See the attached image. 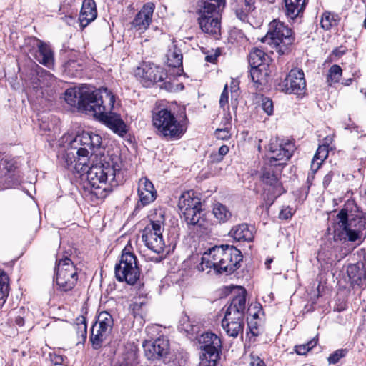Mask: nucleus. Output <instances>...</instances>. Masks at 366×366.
I'll use <instances>...</instances> for the list:
<instances>
[{
  "label": "nucleus",
  "mask_w": 366,
  "mask_h": 366,
  "mask_svg": "<svg viewBox=\"0 0 366 366\" xmlns=\"http://www.w3.org/2000/svg\"><path fill=\"white\" fill-rule=\"evenodd\" d=\"M337 218L338 222L334 231V239L335 241L355 242L359 239V232L350 228L347 211L341 210Z\"/></svg>",
  "instance_id": "nucleus-17"
},
{
  "label": "nucleus",
  "mask_w": 366,
  "mask_h": 366,
  "mask_svg": "<svg viewBox=\"0 0 366 366\" xmlns=\"http://www.w3.org/2000/svg\"><path fill=\"white\" fill-rule=\"evenodd\" d=\"M322 163L320 160L315 161V157H313L311 163V169L315 172L320 168Z\"/></svg>",
  "instance_id": "nucleus-57"
},
{
  "label": "nucleus",
  "mask_w": 366,
  "mask_h": 366,
  "mask_svg": "<svg viewBox=\"0 0 366 366\" xmlns=\"http://www.w3.org/2000/svg\"><path fill=\"white\" fill-rule=\"evenodd\" d=\"M231 8L239 20L251 24L250 18L256 9L255 0H234Z\"/></svg>",
  "instance_id": "nucleus-21"
},
{
  "label": "nucleus",
  "mask_w": 366,
  "mask_h": 366,
  "mask_svg": "<svg viewBox=\"0 0 366 366\" xmlns=\"http://www.w3.org/2000/svg\"><path fill=\"white\" fill-rule=\"evenodd\" d=\"M15 323L19 326H23L24 325V320L21 317H17L15 320Z\"/></svg>",
  "instance_id": "nucleus-61"
},
{
  "label": "nucleus",
  "mask_w": 366,
  "mask_h": 366,
  "mask_svg": "<svg viewBox=\"0 0 366 366\" xmlns=\"http://www.w3.org/2000/svg\"><path fill=\"white\" fill-rule=\"evenodd\" d=\"M137 355L135 350H131L124 355L120 366H134L137 364Z\"/></svg>",
  "instance_id": "nucleus-44"
},
{
  "label": "nucleus",
  "mask_w": 366,
  "mask_h": 366,
  "mask_svg": "<svg viewBox=\"0 0 366 366\" xmlns=\"http://www.w3.org/2000/svg\"><path fill=\"white\" fill-rule=\"evenodd\" d=\"M114 319L107 311L101 312L92 327L90 342L94 350L101 348L112 331Z\"/></svg>",
  "instance_id": "nucleus-11"
},
{
  "label": "nucleus",
  "mask_w": 366,
  "mask_h": 366,
  "mask_svg": "<svg viewBox=\"0 0 366 366\" xmlns=\"http://www.w3.org/2000/svg\"><path fill=\"white\" fill-rule=\"evenodd\" d=\"M347 273L351 285L361 286L366 278V271L362 264H355L347 267Z\"/></svg>",
  "instance_id": "nucleus-30"
},
{
  "label": "nucleus",
  "mask_w": 366,
  "mask_h": 366,
  "mask_svg": "<svg viewBox=\"0 0 366 366\" xmlns=\"http://www.w3.org/2000/svg\"><path fill=\"white\" fill-rule=\"evenodd\" d=\"M198 23L202 31L211 35H218L220 34V19H209L204 17H198Z\"/></svg>",
  "instance_id": "nucleus-34"
},
{
  "label": "nucleus",
  "mask_w": 366,
  "mask_h": 366,
  "mask_svg": "<svg viewBox=\"0 0 366 366\" xmlns=\"http://www.w3.org/2000/svg\"><path fill=\"white\" fill-rule=\"evenodd\" d=\"M284 1L285 14L291 19H295L302 13L307 4L306 0H284Z\"/></svg>",
  "instance_id": "nucleus-33"
},
{
  "label": "nucleus",
  "mask_w": 366,
  "mask_h": 366,
  "mask_svg": "<svg viewBox=\"0 0 366 366\" xmlns=\"http://www.w3.org/2000/svg\"><path fill=\"white\" fill-rule=\"evenodd\" d=\"M342 47L336 49L333 51V54H335L337 56H340L345 54V50L341 49Z\"/></svg>",
  "instance_id": "nucleus-60"
},
{
  "label": "nucleus",
  "mask_w": 366,
  "mask_h": 366,
  "mask_svg": "<svg viewBox=\"0 0 366 366\" xmlns=\"http://www.w3.org/2000/svg\"><path fill=\"white\" fill-rule=\"evenodd\" d=\"M328 147L326 145H322L319 146V147L317 149V152L314 156L315 160L317 161L320 160V162H323V161L328 156Z\"/></svg>",
  "instance_id": "nucleus-47"
},
{
  "label": "nucleus",
  "mask_w": 366,
  "mask_h": 366,
  "mask_svg": "<svg viewBox=\"0 0 366 366\" xmlns=\"http://www.w3.org/2000/svg\"><path fill=\"white\" fill-rule=\"evenodd\" d=\"M269 58L262 49H253L249 56L250 66H269Z\"/></svg>",
  "instance_id": "nucleus-35"
},
{
  "label": "nucleus",
  "mask_w": 366,
  "mask_h": 366,
  "mask_svg": "<svg viewBox=\"0 0 366 366\" xmlns=\"http://www.w3.org/2000/svg\"><path fill=\"white\" fill-rule=\"evenodd\" d=\"M268 44L274 46L280 54H285L295 41L292 29L284 22L274 19L269 24L267 34L265 36Z\"/></svg>",
  "instance_id": "nucleus-6"
},
{
  "label": "nucleus",
  "mask_w": 366,
  "mask_h": 366,
  "mask_svg": "<svg viewBox=\"0 0 366 366\" xmlns=\"http://www.w3.org/2000/svg\"><path fill=\"white\" fill-rule=\"evenodd\" d=\"M219 352H202L199 357V366H216L219 359Z\"/></svg>",
  "instance_id": "nucleus-38"
},
{
  "label": "nucleus",
  "mask_w": 366,
  "mask_h": 366,
  "mask_svg": "<svg viewBox=\"0 0 366 366\" xmlns=\"http://www.w3.org/2000/svg\"><path fill=\"white\" fill-rule=\"evenodd\" d=\"M114 103L115 96L108 89L104 92L103 98L94 109L92 115L106 124L115 134L123 137L127 132V125L119 114L112 112Z\"/></svg>",
  "instance_id": "nucleus-4"
},
{
  "label": "nucleus",
  "mask_w": 366,
  "mask_h": 366,
  "mask_svg": "<svg viewBox=\"0 0 366 366\" xmlns=\"http://www.w3.org/2000/svg\"><path fill=\"white\" fill-rule=\"evenodd\" d=\"M164 88L167 90H169L172 89L171 86H170V84L169 83H167V82H164Z\"/></svg>",
  "instance_id": "nucleus-63"
},
{
  "label": "nucleus",
  "mask_w": 366,
  "mask_h": 366,
  "mask_svg": "<svg viewBox=\"0 0 366 366\" xmlns=\"http://www.w3.org/2000/svg\"><path fill=\"white\" fill-rule=\"evenodd\" d=\"M268 66H251L250 76L257 90H262L267 82Z\"/></svg>",
  "instance_id": "nucleus-31"
},
{
  "label": "nucleus",
  "mask_w": 366,
  "mask_h": 366,
  "mask_svg": "<svg viewBox=\"0 0 366 366\" xmlns=\"http://www.w3.org/2000/svg\"><path fill=\"white\" fill-rule=\"evenodd\" d=\"M14 164L7 159H2L0 162V176L4 178L5 182H8L9 184L10 181L9 179L11 178L12 173L14 172Z\"/></svg>",
  "instance_id": "nucleus-40"
},
{
  "label": "nucleus",
  "mask_w": 366,
  "mask_h": 366,
  "mask_svg": "<svg viewBox=\"0 0 366 366\" xmlns=\"http://www.w3.org/2000/svg\"><path fill=\"white\" fill-rule=\"evenodd\" d=\"M78 280L77 269L72 261L65 257L58 262L56 267L55 281L59 289L68 292L71 290Z\"/></svg>",
  "instance_id": "nucleus-12"
},
{
  "label": "nucleus",
  "mask_w": 366,
  "mask_h": 366,
  "mask_svg": "<svg viewBox=\"0 0 366 366\" xmlns=\"http://www.w3.org/2000/svg\"><path fill=\"white\" fill-rule=\"evenodd\" d=\"M261 178L262 182L269 186L267 199V201L269 202V204H272L275 199L282 194L285 191L282 184L279 182L278 174L270 171V169L264 167L262 170Z\"/></svg>",
  "instance_id": "nucleus-19"
},
{
  "label": "nucleus",
  "mask_w": 366,
  "mask_h": 366,
  "mask_svg": "<svg viewBox=\"0 0 366 366\" xmlns=\"http://www.w3.org/2000/svg\"><path fill=\"white\" fill-rule=\"evenodd\" d=\"M58 159L66 168H70L75 163V169H79V166H81L80 169H83L84 167H89V150L85 147H72L70 142L69 147L58 155Z\"/></svg>",
  "instance_id": "nucleus-13"
},
{
  "label": "nucleus",
  "mask_w": 366,
  "mask_h": 366,
  "mask_svg": "<svg viewBox=\"0 0 366 366\" xmlns=\"http://www.w3.org/2000/svg\"><path fill=\"white\" fill-rule=\"evenodd\" d=\"M131 247L127 246L122 251L119 262L116 264L114 273L119 282L134 285L140 277V269L137 264V259L130 251Z\"/></svg>",
  "instance_id": "nucleus-7"
},
{
  "label": "nucleus",
  "mask_w": 366,
  "mask_h": 366,
  "mask_svg": "<svg viewBox=\"0 0 366 366\" xmlns=\"http://www.w3.org/2000/svg\"><path fill=\"white\" fill-rule=\"evenodd\" d=\"M87 171V187L98 198L105 197L113 188L124 182L122 164L118 157H104L100 164L92 165Z\"/></svg>",
  "instance_id": "nucleus-1"
},
{
  "label": "nucleus",
  "mask_w": 366,
  "mask_h": 366,
  "mask_svg": "<svg viewBox=\"0 0 366 366\" xmlns=\"http://www.w3.org/2000/svg\"><path fill=\"white\" fill-rule=\"evenodd\" d=\"M135 75L139 78L142 84L145 87H149L157 82H162L167 76L163 68L151 63H144L138 67L135 71Z\"/></svg>",
  "instance_id": "nucleus-15"
},
{
  "label": "nucleus",
  "mask_w": 366,
  "mask_h": 366,
  "mask_svg": "<svg viewBox=\"0 0 366 366\" xmlns=\"http://www.w3.org/2000/svg\"><path fill=\"white\" fill-rule=\"evenodd\" d=\"M97 16L96 3L94 0H84L79 14V21L82 28L93 21Z\"/></svg>",
  "instance_id": "nucleus-27"
},
{
  "label": "nucleus",
  "mask_w": 366,
  "mask_h": 366,
  "mask_svg": "<svg viewBox=\"0 0 366 366\" xmlns=\"http://www.w3.org/2000/svg\"><path fill=\"white\" fill-rule=\"evenodd\" d=\"M6 273L0 269V306H2L9 295V284Z\"/></svg>",
  "instance_id": "nucleus-37"
},
{
  "label": "nucleus",
  "mask_w": 366,
  "mask_h": 366,
  "mask_svg": "<svg viewBox=\"0 0 366 366\" xmlns=\"http://www.w3.org/2000/svg\"><path fill=\"white\" fill-rule=\"evenodd\" d=\"M277 89L285 94L303 95L306 92V81L302 69H292L285 79L277 86Z\"/></svg>",
  "instance_id": "nucleus-14"
},
{
  "label": "nucleus",
  "mask_w": 366,
  "mask_h": 366,
  "mask_svg": "<svg viewBox=\"0 0 366 366\" xmlns=\"http://www.w3.org/2000/svg\"><path fill=\"white\" fill-rule=\"evenodd\" d=\"M137 192L139 202L143 207L153 202L157 198V191L152 182L147 177L139 180Z\"/></svg>",
  "instance_id": "nucleus-24"
},
{
  "label": "nucleus",
  "mask_w": 366,
  "mask_h": 366,
  "mask_svg": "<svg viewBox=\"0 0 366 366\" xmlns=\"http://www.w3.org/2000/svg\"><path fill=\"white\" fill-rule=\"evenodd\" d=\"M178 207L188 224H198L202 218V203L193 191L184 192L179 199Z\"/></svg>",
  "instance_id": "nucleus-9"
},
{
  "label": "nucleus",
  "mask_w": 366,
  "mask_h": 366,
  "mask_svg": "<svg viewBox=\"0 0 366 366\" xmlns=\"http://www.w3.org/2000/svg\"><path fill=\"white\" fill-rule=\"evenodd\" d=\"M262 108L268 115H272L274 110L273 102L272 99L267 97L262 98Z\"/></svg>",
  "instance_id": "nucleus-48"
},
{
  "label": "nucleus",
  "mask_w": 366,
  "mask_h": 366,
  "mask_svg": "<svg viewBox=\"0 0 366 366\" xmlns=\"http://www.w3.org/2000/svg\"><path fill=\"white\" fill-rule=\"evenodd\" d=\"M217 57V55H216V54L215 55H207L205 57V60L207 62L214 63L216 61Z\"/></svg>",
  "instance_id": "nucleus-59"
},
{
  "label": "nucleus",
  "mask_w": 366,
  "mask_h": 366,
  "mask_svg": "<svg viewBox=\"0 0 366 366\" xmlns=\"http://www.w3.org/2000/svg\"><path fill=\"white\" fill-rule=\"evenodd\" d=\"M228 99H229V93H228L227 85L226 84L224 86V90L220 96V99H219L220 107L224 109V107L228 104Z\"/></svg>",
  "instance_id": "nucleus-51"
},
{
  "label": "nucleus",
  "mask_w": 366,
  "mask_h": 366,
  "mask_svg": "<svg viewBox=\"0 0 366 366\" xmlns=\"http://www.w3.org/2000/svg\"><path fill=\"white\" fill-rule=\"evenodd\" d=\"M198 14H199V17H204V11H199H199H198ZM204 16H205V17H206V18H207V19H214V18H215V19H221L220 17H219V16H214V15H213L212 14H206V13H205V14H204Z\"/></svg>",
  "instance_id": "nucleus-58"
},
{
  "label": "nucleus",
  "mask_w": 366,
  "mask_h": 366,
  "mask_svg": "<svg viewBox=\"0 0 366 366\" xmlns=\"http://www.w3.org/2000/svg\"><path fill=\"white\" fill-rule=\"evenodd\" d=\"M339 19L337 15L325 11L322 14L321 17V27L325 30H330L332 26L337 25Z\"/></svg>",
  "instance_id": "nucleus-39"
},
{
  "label": "nucleus",
  "mask_w": 366,
  "mask_h": 366,
  "mask_svg": "<svg viewBox=\"0 0 366 366\" xmlns=\"http://www.w3.org/2000/svg\"><path fill=\"white\" fill-rule=\"evenodd\" d=\"M229 152V147L227 145H222L219 147L218 152L217 154H213L212 157L214 162H221L224 157Z\"/></svg>",
  "instance_id": "nucleus-49"
},
{
  "label": "nucleus",
  "mask_w": 366,
  "mask_h": 366,
  "mask_svg": "<svg viewBox=\"0 0 366 366\" xmlns=\"http://www.w3.org/2000/svg\"><path fill=\"white\" fill-rule=\"evenodd\" d=\"M50 357H51V361L54 364V365H62L64 364V356L61 355H58V354H56V353H54V354H51L50 355Z\"/></svg>",
  "instance_id": "nucleus-53"
},
{
  "label": "nucleus",
  "mask_w": 366,
  "mask_h": 366,
  "mask_svg": "<svg viewBox=\"0 0 366 366\" xmlns=\"http://www.w3.org/2000/svg\"><path fill=\"white\" fill-rule=\"evenodd\" d=\"M347 349H339L332 353L327 358L329 364H336L340 360L346 356L347 354Z\"/></svg>",
  "instance_id": "nucleus-45"
},
{
  "label": "nucleus",
  "mask_w": 366,
  "mask_h": 366,
  "mask_svg": "<svg viewBox=\"0 0 366 366\" xmlns=\"http://www.w3.org/2000/svg\"><path fill=\"white\" fill-rule=\"evenodd\" d=\"M252 360L250 362V366H265L264 362L259 357H254L252 355Z\"/></svg>",
  "instance_id": "nucleus-55"
},
{
  "label": "nucleus",
  "mask_w": 366,
  "mask_h": 366,
  "mask_svg": "<svg viewBox=\"0 0 366 366\" xmlns=\"http://www.w3.org/2000/svg\"><path fill=\"white\" fill-rule=\"evenodd\" d=\"M229 235L237 242H252L254 239V227L247 224H241L233 227Z\"/></svg>",
  "instance_id": "nucleus-28"
},
{
  "label": "nucleus",
  "mask_w": 366,
  "mask_h": 366,
  "mask_svg": "<svg viewBox=\"0 0 366 366\" xmlns=\"http://www.w3.org/2000/svg\"><path fill=\"white\" fill-rule=\"evenodd\" d=\"M244 325V318L226 314H224V317L222 320V327L226 334L234 338L239 336L242 337Z\"/></svg>",
  "instance_id": "nucleus-23"
},
{
  "label": "nucleus",
  "mask_w": 366,
  "mask_h": 366,
  "mask_svg": "<svg viewBox=\"0 0 366 366\" xmlns=\"http://www.w3.org/2000/svg\"><path fill=\"white\" fill-rule=\"evenodd\" d=\"M213 214L219 222L223 223L228 221L232 217V213L227 207L219 202L214 204Z\"/></svg>",
  "instance_id": "nucleus-36"
},
{
  "label": "nucleus",
  "mask_w": 366,
  "mask_h": 366,
  "mask_svg": "<svg viewBox=\"0 0 366 366\" xmlns=\"http://www.w3.org/2000/svg\"><path fill=\"white\" fill-rule=\"evenodd\" d=\"M317 338L314 337L310 341L307 342L305 344H302L300 345H296L295 347V351L297 354L300 355H306L310 350H311L317 344Z\"/></svg>",
  "instance_id": "nucleus-43"
},
{
  "label": "nucleus",
  "mask_w": 366,
  "mask_h": 366,
  "mask_svg": "<svg viewBox=\"0 0 366 366\" xmlns=\"http://www.w3.org/2000/svg\"><path fill=\"white\" fill-rule=\"evenodd\" d=\"M152 124L159 135L168 139H178L187 130L185 121L178 120L174 114L167 108L152 110Z\"/></svg>",
  "instance_id": "nucleus-3"
},
{
  "label": "nucleus",
  "mask_w": 366,
  "mask_h": 366,
  "mask_svg": "<svg viewBox=\"0 0 366 366\" xmlns=\"http://www.w3.org/2000/svg\"><path fill=\"white\" fill-rule=\"evenodd\" d=\"M225 6L224 0H202L199 11H203L204 14H212L221 18V12Z\"/></svg>",
  "instance_id": "nucleus-32"
},
{
  "label": "nucleus",
  "mask_w": 366,
  "mask_h": 366,
  "mask_svg": "<svg viewBox=\"0 0 366 366\" xmlns=\"http://www.w3.org/2000/svg\"><path fill=\"white\" fill-rule=\"evenodd\" d=\"M295 149V144L290 140H281L278 142L277 139H272L268 145L269 166L281 170L292 157Z\"/></svg>",
  "instance_id": "nucleus-10"
},
{
  "label": "nucleus",
  "mask_w": 366,
  "mask_h": 366,
  "mask_svg": "<svg viewBox=\"0 0 366 366\" xmlns=\"http://www.w3.org/2000/svg\"><path fill=\"white\" fill-rule=\"evenodd\" d=\"M197 329V327L192 324L189 317L184 316L180 320L179 330L184 332L187 336L193 335Z\"/></svg>",
  "instance_id": "nucleus-41"
},
{
  "label": "nucleus",
  "mask_w": 366,
  "mask_h": 366,
  "mask_svg": "<svg viewBox=\"0 0 366 366\" xmlns=\"http://www.w3.org/2000/svg\"><path fill=\"white\" fill-rule=\"evenodd\" d=\"M76 323V330L77 333L84 339L86 338V319L84 317H81L78 318Z\"/></svg>",
  "instance_id": "nucleus-46"
},
{
  "label": "nucleus",
  "mask_w": 366,
  "mask_h": 366,
  "mask_svg": "<svg viewBox=\"0 0 366 366\" xmlns=\"http://www.w3.org/2000/svg\"><path fill=\"white\" fill-rule=\"evenodd\" d=\"M242 259L241 251L234 246H215L203 254L197 268L199 271L213 268L218 273L232 274L240 267Z\"/></svg>",
  "instance_id": "nucleus-2"
},
{
  "label": "nucleus",
  "mask_w": 366,
  "mask_h": 366,
  "mask_svg": "<svg viewBox=\"0 0 366 366\" xmlns=\"http://www.w3.org/2000/svg\"><path fill=\"white\" fill-rule=\"evenodd\" d=\"M262 310V306L259 303H255L254 305H250L247 307V313L252 316L254 318H257L259 316V312Z\"/></svg>",
  "instance_id": "nucleus-50"
},
{
  "label": "nucleus",
  "mask_w": 366,
  "mask_h": 366,
  "mask_svg": "<svg viewBox=\"0 0 366 366\" xmlns=\"http://www.w3.org/2000/svg\"><path fill=\"white\" fill-rule=\"evenodd\" d=\"M215 136L219 139H228L230 137L229 132L227 129H217Z\"/></svg>",
  "instance_id": "nucleus-54"
},
{
  "label": "nucleus",
  "mask_w": 366,
  "mask_h": 366,
  "mask_svg": "<svg viewBox=\"0 0 366 366\" xmlns=\"http://www.w3.org/2000/svg\"><path fill=\"white\" fill-rule=\"evenodd\" d=\"M164 215L162 211L159 217H152L150 222L142 231V239L145 246L157 254L164 252L165 243L162 237Z\"/></svg>",
  "instance_id": "nucleus-8"
},
{
  "label": "nucleus",
  "mask_w": 366,
  "mask_h": 366,
  "mask_svg": "<svg viewBox=\"0 0 366 366\" xmlns=\"http://www.w3.org/2000/svg\"><path fill=\"white\" fill-rule=\"evenodd\" d=\"M273 262V259L272 258H269V259H267V260L265 261V267L267 269H270V264Z\"/></svg>",
  "instance_id": "nucleus-62"
},
{
  "label": "nucleus",
  "mask_w": 366,
  "mask_h": 366,
  "mask_svg": "<svg viewBox=\"0 0 366 366\" xmlns=\"http://www.w3.org/2000/svg\"><path fill=\"white\" fill-rule=\"evenodd\" d=\"M154 9L153 3L145 4L132 21V27L139 33L146 31L152 22Z\"/></svg>",
  "instance_id": "nucleus-20"
},
{
  "label": "nucleus",
  "mask_w": 366,
  "mask_h": 366,
  "mask_svg": "<svg viewBox=\"0 0 366 366\" xmlns=\"http://www.w3.org/2000/svg\"><path fill=\"white\" fill-rule=\"evenodd\" d=\"M247 310V292L245 290H242L230 300L224 314L244 318Z\"/></svg>",
  "instance_id": "nucleus-22"
},
{
  "label": "nucleus",
  "mask_w": 366,
  "mask_h": 366,
  "mask_svg": "<svg viewBox=\"0 0 366 366\" xmlns=\"http://www.w3.org/2000/svg\"><path fill=\"white\" fill-rule=\"evenodd\" d=\"M332 177H333V172H329L325 177H324V179H323V185L325 187H327L331 182L332 179Z\"/></svg>",
  "instance_id": "nucleus-56"
},
{
  "label": "nucleus",
  "mask_w": 366,
  "mask_h": 366,
  "mask_svg": "<svg viewBox=\"0 0 366 366\" xmlns=\"http://www.w3.org/2000/svg\"><path fill=\"white\" fill-rule=\"evenodd\" d=\"M142 347L144 355L149 360H158L166 357L169 352V342L165 337L154 340H145Z\"/></svg>",
  "instance_id": "nucleus-16"
},
{
  "label": "nucleus",
  "mask_w": 366,
  "mask_h": 366,
  "mask_svg": "<svg viewBox=\"0 0 366 366\" xmlns=\"http://www.w3.org/2000/svg\"><path fill=\"white\" fill-rule=\"evenodd\" d=\"M293 215L292 209L290 207H287L283 208L279 214V217L281 219H290Z\"/></svg>",
  "instance_id": "nucleus-52"
},
{
  "label": "nucleus",
  "mask_w": 366,
  "mask_h": 366,
  "mask_svg": "<svg viewBox=\"0 0 366 366\" xmlns=\"http://www.w3.org/2000/svg\"><path fill=\"white\" fill-rule=\"evenodd\" d=\"M342 70L339 65H332L329 69L327 78L329 84L331 85L332 83L338 82L340 77L342 76Z\"/></svg>",
  "instance_id": "nucleus-42"
},
{
  "label": "nucleus",
  "mask_w": 366,
  "mask_h": 366,
  "mask_svg": "<svg viewBox=\"0 0 366 366\" xmlns=\"http://www.w3.org/2000/svg\"><path fill=\"white\" fill-rule=\"evenodd\" d=\"M166 57L168 66L177 68L178 69L177 74L180 75L179 71H183V56L181 49L174 42H172V44L169 46Z\"/></svg>",
  "instance_id": "nucleus-29"
},
{
  "label": "nucleus",
  "mask_w": 366,
  "mask_h": 366,
  "mask_svg": "<svg viewBox=\"0 0 366 366\" xmlns=\"http://www.w3.org/2000/svg\"><path fill=\"white\" fill-rule=\"evenodd\" d=\"M199 342L202 352L220 353L222 351V343L221 339L213 332H206L202 334L199 338Z\"/></svg>",
  "instance_id": "nucleus-25"
},
{
  "label": "nucleus",
  "mask_w": 366,
  "mask_h": 366,
  "mask_svg": "<svg viewBox=\"0 0 366 366\" xmlns=\"http://www.w3.org/2000/svg\"><path fill=\"white\" fill-rule=\"evenodd\" d=\"M34 41L38 49L36 54V60L45 66L51 68L54 65V59L50 46L38 39H35Z\"/></svg>",
  "instance_id": "nucleus-26"
},
{
  "label": "nucleus",
  "mask_w": 366,
  "mask_h": 366,
  "mask_svg": "<svg viewBox=\"0 0 366 366\" xmlns=\"http://www.w3.org/2000/svg\"><path fill=\"white\" fill-rule=\"evenodd\" d=\"M71 146L75 147H85L89 150V157L94 154L98 155V150L102 145V137L92 132H84L77 135L71 142Z\"/></svg>",
  "instance_id": "nucleus-18"
},
{
  "label": "nucleus",
  "mask_w": 366,
  "mask_h": 366,
  "mask_svg": "<svg viewBox=\"0 0 366 366\" xmlns=\"http://www.w3.org/2000/svg\"><path fill=\"white\" fill-rule=\"evenodd\" d=\"M107 90L105 87L94 91H90L86 87H72L66 90L64 100L71 107L92 114L94 109L97 107L103 98V94Z\"/></svg>",
  "instance_id": "nucleus-5"
}]
</instances>
